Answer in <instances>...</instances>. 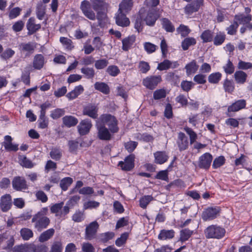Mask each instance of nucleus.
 <instances>
[{"instance_id": "nucleus-26", "label": "nucleus", "mask_w": 252, "mask_h": 252, "mask_svg": "<svg viewBox=\"0 0 252 252\" xmlns=\"http://www.w3.org/2000/svg\"><path fill=\"white\" fill-rule=\"evenodd\" d=\"M199 66L195 60H192L185 66L186 73L188 76L195 73L198 69Z\"/></svg>"}, {"instance_id": "nucleus-36", "label": "nucleus", "mask_w": 252, "mask_h": 252, "mask_svg": "<svg viewBox=\"0 0 252 252\" xmlns=\"http://www.w3.org/2000/svg\"><path fill=\"white\" fill-rule=\"evenodd\" d=\"M93 8L95 11L99 10H102L106 6L107 4L101 0H91Z\"/></svg>"}, {"instance_id": "nucleus-25", "label": "nucleus", "mask_w": 252, "mask_h": 252, "mask_svg": "<svg viewBox=\"0 0 252 252\" xmlns=\"http://www.w3.org/2000/svg\"><path fill=\"white\" fill-rule=\"evenodd\" d=\"M177 62L172 63L169 60H165L163 62L159 63L158 64L157 69L159 70H167L171 67L173 68H176L178 66Z\"/></svg>"}, {"instance_id": "nucleus-43", "label": "nucleus", "mask_w": 252, "mask_h": 252, "mask_svg": "<svg viewBox=\"0 0 252 252\" xmlns=\"http://www.w3.org/2000/svg\"><path fill=\"white\" fill-rule=\"evenodd\" d=\"M196 44V40L193 37H188L185 38L182 43V47L184 50H187L189 47L195 45Z\"/></svg>"}, {"instance_id": "nucleus-37", "label": "nucleus", "mask_w": 252, "mask_h": 252, "mask_svg": "<svg viewBox=\"0 0 252 252\" xmlns=\"http://www.w3.org/2000/svg\"><path fill=\"white\" fill-rule=\"evenodd\" d=\"M20 235L22 239L25 241H28L32 238L33 236L32 231L28 228H23L21 229Z\"/></svg>"}, {"instance_id": "nucleus-14", "label": "nucleus", "mask_w": 252, "mask_h": 252, "mask_svg": "<svg viewBox=\"0 0 252 252\" xmlns=\"http://www.w3.org/2000/svg\"><path fill=\"white\" fill-rule=\"evenodd\" d=\"M212 159L213 157L210 153H205L199 158V167L201 168L208 169L210 166Z\"/></svg>"}, {"instance_id": "nucleus-54", "label": "nucleus", "mask_w": 252, "mask_h": 252, "mask_svg": "<svg viewBox=\"0 0 252 252\" xmlns=\"http://www.w3.org/2000/svg\"><path fill=\"white\" fill-rule=\"evenodd\" d=\"M109 63L106 59L98 60L95 62V67L97 69H102L107 66Z\"/></svg>"}, {"instance_id": "nucleus-34", "label": "nucleus", "mask_w": 252, "mask_h": 252, "mask_svg": "<svg viewBox=\"0 0 252 252\" xmlns=\"http://www.w3.org/2000/svg\"><path fill=\"white\" fill-rule=\"evenodd\" d=\"M94 87L95 90L105 94H108L110 92L109 86L104 82H97L94 84Z\"/></svg>"}, {"instance_id": "nucleus-33", "label": "nucleus", "mask_w": 252, "mask_h": 252, "mask_svg": "<svg viewBox=\"0 0 252 252\" xmlns=\"http://www.w3.org/2000/svg\"><path fill=\"white\" fill-rule=\"evenodd\" d=\"M135 41V37L133 35L128 36L122 40V49L124 51H127L133 45Z\"/></svg>"}, {"instance_id": "nucleus-20", "label": "nucleus", "mask_w": 252, "mask_h": 252, "mask_svg": "<svg viewBox=\"0 0 252 252\" xmlns=\"http://www.w3.org/2000/svg\"><path fill=\"white\" fill-rule=\"evenodd\" d=\"M203 0H196L193 2L188 4L185 8V13L191 15L193 12L197 11L202 5Z\"/></svg>"}, {"instance_id": "nucleus-28", "label": "nucleus", "mask_w": 252, "mask_h": 252, "mask_svg": "<svg viewBox=\"0 0 252 252\" xmlns=\"http://www.w3.org/2000/svg\"><path fill=\"white\" fill-rule=\"evenodd\" d=\"M84 88L82 85L76 86L73 90L68 93L66 94V97L69 99L72 100L76 98L79 95L82 94L84 91Z\"/></svg>"}, {"instance_id": "nucleus-44", "label": "nucleus", "mask_w": 252, "mask_h": 252, "mask_svg": "<svg viewBox=\"0 0 252 252\" xmlns=\"http://www.w3.org/2000/svg\"><path fill=\"white\" fill-rule=\"evenodd\" d=\"M29 244H21L15 246L13 249V252H30Z\"/></svg>"}, {"instance_id": "nucleus-57", "label": "nucleus", "mask_w": 252, "mask_h": 252, "mask_svg": "<svg viewBox=\"0 0 252 252\" xmlns=\"http://www.w3.org/2000/svg\"><path fill=\"white\" fill-rule=\"evenodd\" d=\"M224 162L225 158L224 157L220 156L214 159L212 166L214 168L216 169L223 165Z\"/></svg>"}, {"instance_id": "nucleus-59", "label": "nucleus", "mask_w": 252, "mask_h": 252, "mask_svg": "<svg viewBox=\"0 0 252 252\" xmlns=\"http://www.w3.org/2000/svg\"><path fill=\"white\" fill-rule=\"evenodd\" d=\"M177 32L181 34L182 36L185 37L190 32V30L187 26L181 25L177 29Z\"/></svg>"}, {"instance_id": "nucleus-2", "label": "nucleus", "mask_w": 252, "mask_h": 252, "mask_svg": "<svg viewBox=\"0 0 252 252\" xmlns=\"http://www.w3.org/2000/svg\"><path fill=\"white\" fill-rule=\"evenodd\" d=\"M80 8L84 15L91 20L94 21L97 19L100 22L106 17V15L104 14H102L101 16L99 15V12L97 13L98 15L96 16L94 12L92 10L91 3L88 0H83L81 3Z\"/></svg>"}, {"instance_id": "nucleus-42", "label": "nucleus", "mask_w": 252, "mask_h": 252, "mask_svg": "<svg viewBox=\"0 0 252 252\" xmlns=\"http://www.w3.org/2000/svg\"><path fill=\"white\" fill-rule=\"evenodd\" d=\"M29 245L31 246L30 247V252H47L48 247L44 245H35L32 244H29Z\"/></svg>"}, {"instance_id": "nucleus-22", "label": "nucleus", "mask_w": 252, "mask_h": 252, "mask_svg": "<svg viewBox=\"0 0 252 252\" xmlns=\"http://www.w3.org/2000/svg\"><path fill=\"white\" fill-rule=\"evenodd\" d=\"M12 138L10 136L6 135L4 137V141L2 143L5 150L8 151H17L18 150V145L12 143Z\"/></svg>"}, {"instance_id": "nucleus-38", "label": "nucleus", "mask_w": 252, "mask_h": 252, "mask_svg": "<svg viewBox=\"0 0 252 252\" xmlns=\"http://www.w3.org/2000/svg\"><path fill=\"white\" fill-rule=\"evenodd\" d=\"M235 20L238 22L240 24L245 25L252 20L251 15H245L244 14L237 15L235 16Z\"/></svg>"}, {"instance_id": "nucleus-3", "label": "nucleus", "mask_w": 252, "mask_h": 252, "mask_svg": "<svg viewBox=\"0 0 252 252\" xmlns=\"http://www.w3.org/2000/svg\"><path fill=\"white\" fill-rule=\"evenodd\" d=\"M99 123L104 126H107L108 129L112 133H117L119 131L118 121L116 118L110 114H103L99 119Z\"/></svg>"}, {"instance_id": "nucleus-55", "label": "nucleus", "mask_w": 252, "mask_h": 252, "mask_svg": "<svg viewBox=\"0 0 252 252\" xmlns=\"http://www.w3.org/2000/svg\"><path fill=\"white\" fill-rule=\"evenodd\" d=\"M60 40L66 49L71 50L73 48L72 41L70 39L67 37H61Z\"/></svg>"}, {"instance_id": "nucleus-1", "label": "nucleus", "mask_w": 252, "mask_h": 252, "mask_svg": "<svg viewBox=\"0 0 252 252\" xmlns=\"http://www.w3.org/2000/svg\"><path fill=\"white\" fill-rule=\"evenodd\" d=\"M48 212L47 207H43L35 214L32 220L34 228L38 231L46 228L50 223V220L46 215Z\"/></svg>"}, {"instance_id": "nucleus-50", "label": "nucleus", "mask_w": 252, "mask_h": 252, "mask_svg": "<svg viewBox=\"0 0 252 252\" xmlns=\"http://www.w3.org/2000/svg\"><path fill=\"white\" fill-rule=\"evenodd\" d=\"M128 237V233L125 232L123 233L120 238H118L115 241V244L118 247H121L126 243Z\"/></svg>"}, {"instance_id": "nucleus-4", "label": "nucleus", "mask_w": 252, "mask_h": 252, "mask_svg": "<svg viewBox=\"0 0 252 252\" xmlns=\"http://www.w3.org/2000/svg\"><path fill=\"white\" fill-rule=\"evenodd\" d=\"M225 233V229L217 225H211L204 230V234L207 238L220 239Z\"/></svg>"}, {"instance_id": "nucleus-62", "label": "nucleus", "mask_w": 252, "mask_h": 252, "mask_svg": "<svg viewBox=\"0 0 252 252\" xmlns=\"http://www.w3.org/2000/svg\"><path fill=\"white\" fill-rule=\"evenodd\" d=\"M107 72L112 76H116L120 73V71L117 66L110 65L108 67Z\"/></svg>"}, {"instance_id": "nucleus-41", "label": "nucleus", "mask_w": 252, "mask_h": 252, "mask_svg": "<svg viewBox=\"0 0 252 252\" xmlns=\"http://www.w3.org/2000/svg\"><path fill=\"white\" fill-rule=\"evenodd\" d=\"M161 23L163 28L167 32H173L175 28L172 23L167 18H162Z\"/></svg>"}, {"instance_id": "nucleus-30", "label": "nucleus", "mask_w": 252, "mask_h": 252, "mask_svg": "<svg viewBox=\"0 0 252 252\" xmlns=\"http://www.w3.org/2000/svg\"><path fill=\"white\" fill-rule=\"evenodd\" d=\"M175 232L173 230H162L158 236V238L162 240L170 239L173 238Z\"/></svg>"}, {"instance_id": "nucleus-49", "label": "nucleus", "mask_w": 252, "mask_h": 252, "mask_svg": "<svg viewBox=\"0 0 252 252\" xmlns=\"http://www.w3.org/2000/svg\"><path fill=\"white\" fill-rule=\"evenodd\" d=\"M221 74L220 72H216L211 74L208 77V81L213 84L218 83L220 80Z\"/></svg>"}, {"instance_id": "nucleus-17", "label": "nucleus", "mask_w": 252, "mask_h": 252, "mask_svg": "<svg viewBox=\"0 0 252 252\" xmlns=\"http://www.w3.org/2000/svg\"><path fill=\"white\" fill-rule=\"evenodd\" d=\"M189 140L183 132L178 133L177 144L180 151L187 150L189 147Z\"/></svg>"}, {"instance_id": "nucleus-46", "label": "nucleus", "mask_w": 252, "mask_h": 252, "mask_svg": "<svg viewBox=\"0 0 252 252\" xmlns=\"http://www.w3.org/2000/svg\"><path fill=\"white\" fill-rule=\"evenodd\" d=\"M185 131L189 135L190 144H193L196 141L197 138L196 133L190 128L189 127H185L184 128Z\"/></svg>"}, {"instance_id": "nucleus-35", "label": "nucleus", "mask_w": 252, "mask_h": 252, "mask_svg": "<svg viewBox=\"0 0 252 252\" xmlns=\"http://www.w3.org/2000/svg\"><path fill=\"white\" fill-rule=\"evenodd\" d=\"M49 155L52 159L56 161L59 160L62 157V150L58 147H52Z\"/></svg>"}, {"instance_id": "nucleus-18", "label": "nucleus", "mask_w": 252, "mask_h": 252, "mask_svg": "<svg viewBox=\"0 0 252 252\" xmlns=\"http://www.w3.org/2000/svg\"><path fill=\"white\" fill-rule=\"evenodd\" d=\"M92 126L91 121L86 119L82 121L78 126V130L79 134L84 135L88 134Z\"/></svg>"}, {"instance_id": "nucleus-13", "label": "nucleus", "mask_w": 252, "mask_h": 252, "mask_svg": "<svg viewBox=\"0 0 252 252\" xmlns=\"http://www.w3.org/2000/svg\"><path fill=\"white\" fill-rule=\"evenodd\" d=\"M219 213L220 210L218 208L210 207L203 212L202 218L205 221L212 220L217 218Z\"/></svg>"}, {"instance_id": "nucleus-19", "label": "nucleus", "mask_w": 252, "mask_h": 252, "mask_svg": "<svg viewBox=\"0 0 252 252\" xmlns=\"http://www.w3.org/2000/svg\"><path fill=\"white\" fill-rule=\"evenodd\" d=\"M125 13L118 10L115 17L117 25L123 27H127L130 24L129 20L126 17Z\"/></svg>"}, {"instance_id": "nucleus-51", "label": "nucleus", "mask_w": 252, "mask_h": 252, "mask_svg": "<svg viewBox=\"0 0 252 252\" xmlns=\"http://www.w3.org/2000/svg\"><path fill=\"white\" fill-rule=\"evenodd\" d=\"M201 38L204 42H208L212 40L213 35L212 32L210 31L206 30L202 33Z\"/></svg>"}, {"instance_id": "nucleus-31", "label": "nucleus", "mask_w": 252, "mask_h": 252, "mask_svg": "<svg viewBox=\"0 0 252 252\" xmlns=\"http://www.w3.org/2000/svg\"><path fill=\"white\" fill-rule=\"evenodd\" d=\"M44 64V58L41 54H37L35 56L33 62V66L37 69H40Z\"/></svg>"}, {"instance_id": "nucleus-39", "label": "nucleus", "mask_w": 252, "mask_h": 252, "mask_svg": "<svg viewBox=\"0 0 252 252\" xmlns=\"http://www.w3.org/2000/svg\"><path fill=\"white\" fill-rule=\"evenodd\" d=\"M234 77L237 83H244L247 77V74L243 71H237L234 74Z\"/></svg>"}, {"instance_id": "nucleus-29", "label": "nucleus", "mask_w": 252, "mask_h": 252, "mask_svg": "<svg viewBox=\"0 0 252 252\" xmlns=\"http://www.w3.org/2000/svg\"><path fill=\"white\" fill-rule=\"evenodd\" d=\"M132 6V0H123L119 4V11L127 13L131 10Z\"/></svg>"}, {"instance_id": "nucleus-40", "label": "nucleus", "mask_w": 252, "mask_h": 252, "mask_svg": "<svg viewBox=\"0 0 252 252\" xmlns=\"http://www.w3.org/2000/svg\"><path fill=\"white\" fill-rule=\"evenodd\" d=\"M193 231L188 228L182 229L180 231V241L184 242L187 241L192 235Z\"/></svg>"}, {"instance_id": "nucleus-45", "label": "nucleus", "mask_w": 252, "mask_h": 252, "mask_svg": "<svg viewBox=\"0 0 252 252\" xmlns=\"http://www.w3.org/2000/svg\"><path fill=\"white\" fill-rule=\"evenodd\" d=\"M19 159L20 164L24 167L31 168L33 167L34 166V164L32 163V162L24 156H20L19 157Z\"/></svg>"}, {"instance_id": "nucleus-56", "label": "nucleus", "mask_w": 252, "mask_h": 252, "mask_svg": "<svg viewBox=\"0 0 252 252\" xmlns=\"http://www.w3.org/2000/svg\"><path fill=\"white\" fill-rule=\"evenodd\" d=\"M62 250L61 241H55L51 246L50 252H62Z\"/></svg>"}, {"instance_id": "nucleus-48", "label": "nucleus", "mask_w": 252, "mask_h": 252, "mask_svg": "<svg viewBox=\"0 0 252 252\" xmlns=\"http://www.w3.org/2000/svg\"><path fill=\"white\" fill-rule=\"evenodd\" d=\"M115 234L112 232H107L101 233L99 235L100 240L103 243H106L109 240L113 239Z\"/></svg>"}, {"instance_id": "nucleus-12", "label": "nucleus", "mask_w": 252, "mask_h": 252, "mask_svg": "<svg viewBox=\"0 0 252 252\" xmlns=\"http://www.w3.org/2000/svg\"><path fill=\"white\" fill-rule=\"evenodd\" d=\"M12 185L13 188L17 191H22L28 189L26 181L22 177H15L12 181Z\"/></svg>"}, {"instance_id": "nucleus-16", "label": "nucleus", "mask_w": 252, "mask_h": 252, "mask_svg": "<svg viewBox=\"0 0 252 252\" xmlns=\"http://www.w3.org/2000/svg\"><path fill=\"white\" fill-rule=\"evenodd\" d=\"M98 107L94 104H89L84 107L83 114L93 119H96L98 116Z\"/></svg>"}, {"instance_id": "nucleus-6", "label": "nucleus", "mask_w": 252, "mask_h": 252, "mask_svg": "<svg viewBox=\"0 0 252 252\" xmlns=\"http://www.w3.org/2000/svg\"><path fill=\"white\" fill-rule=\"evenodd\" d=\"M64 203L61 202L60 203H56L50 207V211L51 213L55 214L56 217H62L65 216L69 213L70 208L68 206H63Z\"/></svg>"}, {"instance_id": "nucleus-5", "label": "nucleus", "mask_w": 252, "mask_h": 252, "mask_svg": "<svg viewBox=\"0 0 252 252\" xmlns=\"http://www.w3.org/2000/svg\"><path fill=\"white\" fill-rule=\"evenodd\" d=\"M144 9H141L139 11V16L140 19H143L146 22V24L150 26L154 25L158 16L154 10H149L144 13Z\"/></svg>"}, {"instance_id": "nucleus-15", "label": "nucleus", "mask_w": 252, "mask_h": 252, "mask_svg": "<svg viewBox=\"0 0 252 252\" xmlns=\"http://www.w3.org/2000/svg\"><path fill=\"white\" fill-rule=\"evenodd\" d=\"M36 46V44L34 42L22 43L19 45V49L22 53L27 56L33 53Z\"/></svg>"}, {"instance_id": "nucleus-21", "label": "nucleus", "mask_w": 252, "mask_h": 252, "mask_svg": "<svg viewBox=\"0 0 252 252\" xmlns=\"http://www.w3.org/2000/svg\"><path fill=\"white\" fill-rule=\"evenodd\" d=\"M27 28L28 30V34L31 35L39 30L41 28V25L39 24H36L35 19L31 17L27 23Z\"/></svg>"}, {"instance_id": "nucleus-63", "label": "nucleus", "mask_w": 252, "mask_h": 252, "mask_svg": "<svg viewBox=\"0 0 252 252\" xmlns=\"http://www.w3.org/2000/svg\"><path fill=\"white\" fill-rule=\"evenodd\" d=\"M72 220L75 222H81L84 219V214L80 211H76L72 217Z\"/></svg>"}, {"instance_id": "nucleus-32", "label": "nucleus", "mask_w": 252, "mask_h": 252, "mask_svg": "<svg viewBox=\"0 0 252 252\" xmlns=\"http://www.w3.org/2000/svg\"><path fill=\"white\" fill-rule=\"evenodd\" d=\"M63 124L67 127L75 126L78 123V120L72 116H66L63 118Z\"/></svg>"}, {"instance_id": "nucleus-24", "label": "nucleus", "mask_w": 252, "mask_h": 252, "mask_svg": "<svg viewBox=\"0 0 252 252\" xmlns=\"http://www.w3.org/2000/svg\"><path fill=\"white\" fill-rule=\"evenodd\" d=\"M155 162L157 164H162L166 162L168 156L165 152L158 151L154 154Z\"/></svg>"}, {"instance_id": "nucleus-58", "label": "nucleus", "mask_w": 252, "mask_h": 252, "mask_svg": "<svg viewBox=\"0 0 252 252\" xmlns=\"http://www.w3.org/2000/svg\"><path fill=\"white\" fill-rule=\"evenodd\" d=\"M194 84L191 81H183L181 83L182 90L186 92H189L193 87Z\"/></svg>"}, {"instance_id": "nucleus-64", "label": "nucleus", "mask_w": 252, "mask_h": 252, "mask_svg": "<svg viewBox=\"0 0 252 252\" xmlns=\"http://www.w3.org/2000/svg\"><path fill=\"white\" fill-rule=\"evenodd\" d=\"M82 250L83 252H94L95 249L90 243H83L82 244Z\"/></svg>"}, {"instance_id": "nucleus-61", "label": "nucleus", "mask_w": 252, "mask_h": 252, "mask_svg": "<svg viewBox=\"0 0 252 252\" xmlns=\"http://www.w3.org/2000/svg\"><path fill=\"white\" fill-rule=\"evenodd\" d=\"M223 87L225 91L228 93H231L234 91V85L232 81L226 79L223 83Z\"/></svg>"}, {"instance_id": "nucleus-60", "label": "nucleus", "mask_w": 252, "mask_h": 252, "mask_svg": "<svg viewBox=\"0 0 252 252\" xmlns=\"http://www.w3.org/2000/svg\"><path fill=\"white\" fill-rule=\"evenodd\" d=\"M15 54V51L11 48H7L0 55V57L4 60L11 58Z\"/></svg>"}, {"instance_id": "nucleus-8", "label": "nucleus", "mask_w": 252, "mask_h": 252, "mask_svg": "<svg viewBox=\"0 0 252 252\" xmlns=\"http://www.w3.org/2000/svg\"><path fill=\"white\" fill-rule=\"evenodd\" d=\"M12 205V197L9 194L2 195L0 198V209L2 212H8Z\"/></svg>"}, {"instance_id": "nucleus-9", "label": "nucleus", "mask_w": 252, "mask_h": 252, "mask_svg": "<svg viewBox=\"0 0 252 252\" xmlns=\"http://www.w3.org/2000/svg\"><path fill=\"white\" fill-rule=\"evenodd\" d=\"M99 227V224L96 221L90 223L86 228L85 238L87 240H92L95 238Z\"/></svg>"}, {"instance_id": "nucleus-23", "label": "nucleus", "mask_w": 252, "mask_h": 252, "mask_svg": "<svg viewBox=\"0 0 252 252\" xmlns=\"http://www.w3.org/2000/svg\"><path fill=\"white\" fill-rule=\"evenodd\" d=\"M246 105V102L244 99L239 100L232 105L228 106L227 111L228 112H234L238 111L244 108Z\"/></svg>"}, {"instance_id": "nucleus-7", "label": "nucleus", "mask_w": 252, "mask_h": 252, "mask_svg": "<svg viewBox=\"0 0 252 252\" xmlns=\"http://www.w3.org/2000/svg\"><path fill=\"white\" fill-rule=\"evenodd\" d=\"M97 130V137L101 140L109 141L112 137V132L105 126L97 122L96 125Z\"/></svg>"}, {"instance_id": "nucleus-53", "label": "nucleus", "mask_w": 252, "mask_h": 252, "mask_svg": "<svg viewBox=\"0 0 252 252\" xmlns=\"http://www.w3.org/2000/svg\"><path fill=\"white\" fill-rule=\"evenodd\" d=\"M153 197L151 195L144 196L140 199V206L142 208H146L150 201L153 200Z\"/></svg>"}, {"instance_id": "nucleus-47", "label": "nucleus", "mask_w": 252, "mask_h": 252, "mask_svg": "<svg viewBox=\"0 0 252 252\" xmlns=\"http://www.w3.org/2000/svg\"><path fill=\"white\" fill-rule=\"evenodd\" d=\"M73 182V179L70 177H65L60 182V187L63 190L67 189L68 188Z\"/></svg>"}, {"instance_id": "nucleus-52", "label": "nucleus", "mask_w": 252, "mask_h": 252, "mask_svg": "<svg viewBox=\"0 0 252 252\" xmlns=\"http://www.w3.org/2000/svg\"><path fill=\"white\" fill-rule=\"evenodd\" d=\"M81 70V72L84 74L88 79L93 78L94 76V70L93 68L83 67Z\"/></svg>"}, {"instance_id": "nucleus-27", "label": "nucleus", "mask_w": 252, "mask_h": 252, "mask_svg": "<svg viewBox=\"0 0 252 252\" xmlns=\"http://www.w3.org/2000/svg\"><path fill=\"white\" fill-rule=\"evenodd\" d=\"M55 233V230L53 228H50L42 233L39 238L38 241L43 243L49 240L52 237Z\"/></svg>"}, {"instance_id": "nucleus-10", "label": "nucleus", "mask_w": 252, "mask_h": 252, "mask_svg": "<svg viewBox=\"0 0 252 252\" xmlns=\"http://www.w3.org/2000/svg\"><path fill=\"white\" fill-rule=\"evenodd\" d=\"M134 158L135 157L134 155H130L125 158L124 161H120L118 163V166H120L123 170L130 171L133 168L134 166Z\"/></svg>"}, {"instance_id": "nucleus-11", "label": "nucleus", "mask_w": 252, "mask_h": 252, "mask_svg": "<svg viewBox=\"0 0 252 252\" xmlns=\"http://www.w3.org/2000/svg\"><path fill=\"white\" fill-rule=\"evenodd\" d=\"M161 81L160 76H151L143 79V84L147 88L154 89Z\"/></svg>"}]
</instances>
